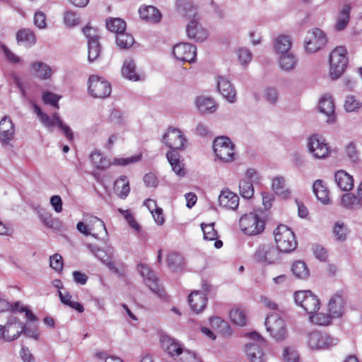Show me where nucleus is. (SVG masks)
Returning <instances> with one entry per match:
<instances>
[{
    "mask_svg": "<svg viewBox=\"0 0 362 362\" xmlns=\"http://www.w3.org/2000/svg\"><path fill=\"white\" fill-rule=\"evenodd\" d=\"M88 59L90 62H93L100 56L101 46L99 41H90L88 42Z\"/></svg>",
    "mask_w": 362,
    "mask_h": 362,
    "instance_id": "48",
    "label": "nucleus"
},
{
    "mask_svg": "<svg viewBox=\"0 0 362 362\" xmlns=\"http://www.w3.org/2000/svg\"><path fill=\"white\" fill-rule=\"evenodd\" d=\"M118 211L124 216V218L127 220V221L129 223V226L132 228H133L134 229H135L137 231L139 230L140 226L137 223V222L134 220V216H132V214L129 210H123L122 209H119Z\"/></svg>",
    "mask_w": 362,
    "mask_h": 362,
    "instance_id": "64",
    "label": "nucleus"
},
{
    "mask_svg": "<svg viewBox=\"0 0 362 362\" xmlns=\"http://www.w3.org/2000/svg\"><path fill=\"white\" fill-rule=\"evenodd\" d=\"M14 134L15 126L11 119L4 116L0 121V141L4 144H8Z\"/></svg>",
    "mask_w": 362,
    "mask_h": 362,
    "instance_id": "17",
    "label": "nucleus"
},
{
    "mask_svg": "<svg viewBox=\"0 0 362 362\" xmlns=\"http://www.w3.org/2000/svg\"><path fill=\"white\" fill-rule=\"evenodd\" d=\"M291 39L290 36L286 35L279 36L274 42L275 52L278 54L291 52Z\"/></svg>",
    "mask_w": 362,
    "mask_h": 362,
    "instance_id": "33",
    "label": "nucleus"
},
{
    "mask_svg": "<svg viewBox=\"0 0 362 362\" xmlns=\"http://www.w3.org/2000/svg\"><path fill=\"white\" fill-rule=\"evenodd\" d=\"M83 32L88 39V42L90 41H99V31L98 29L87 25L83 29Z\"/></svg>",
    "mask_w": 362,
    "mask_h": 362,
    "instance_id": "61",
    "label": "nucleus"
},
{
    "mask_svg": "<svg viewBox=\"0 0 362 362\" xmlns=\"http://www.w3.org/2000/svg\"><path fill=\"white\" fill-rule=\"evenodd\" d=\"M116 44L120 49H127L134 43V37L125 31L116 35Z\"/></svg>",
    "mask_w": 362,
    "mask_h": 362,
    "instance_id": "39",
    "label": "nucleus"
},
{
    "mask_svg": "<svg viewBox=\"0 0 362 362\" xmlns=\"http://www.w3.org/2000/svg\"><path fill=\"white\" fill-rule=\"evenodd\" d=\"M177 362H202L195 353L189 350H184L181 355L176 359Z\"/></svg>",
    "mask_w": 362,
    "mask_h": 362,
    "instance_id": "58",
    "label": "nucleus"
},
{
    "mask_svg": "<svg viewBox=\"0 0 362 362\" xmlns=\"http://www.w3.org/2000/svg\"><path fill=\"white\" fill-rule=\"evenodd\" d=\"M58 294L63 304L76 310L78 313H83L84 311V308L80 303L71 300L72 296L69 292L62 293L59 291Z\"/></svg>",
    "mask_w": 362,
    "mask_h": 362,
    "instance_id": "41",
    "label": "nucleus"
},
{
    "mask_svg": "<svg viewBox=\"0 0 362 362\" xmlns=\"http://www.w3.org/2000/svg\"><path fill=\"white\" fill-rule=\"evenodd\" d=\"M328 42L326 33L318 28L307 32L304 40L305 51L309 54L315 53L324 48Z\"/></svg>",
    "mask_w": 362,
    "mask_h": 362,
    "instance_id": "6",
    "label": "nucleus"
},
{
    "mask_svg": "<svg viewBox=\"0 0 362 362\" xmlns=\"http://www.w3.org/2000/svg\"><path fill=\"white\" fill-rule=\"evenodd\" d=\"M310 321L318 325H327L332 320V315L315 312L309 315Z\"/></svg>",
    "mask_w": 362,
    "mask_h": 362,
    "instance_id": "47",
    "label": "nucleus"
},
{
    "mask_svg": "<svg viewBox=\"0 0 362 362\" xmlns=\"http://www.w3.org/2000/svg\"><path fill=\"white\" fill-rule=\"evenodd\" d=\"M163 143L171 151L182 150L187 144V139L180 129L175 127H169L163 136Z\"/></svg>",
    "mask_w": 362,
    "mask_h": 362,
    "instance_id": "12",
    "label": "nucleus"
},
{
    "mask_svg": "<svg viewBox=\"0 0 362 362\" xmlns=\"http://www.w3.org/2000/svg\"><path fill=\"white\" fill-rule=\"evenodd\" d=\"M239 225L241 230L248 235L259 234L264 230V221L255 213L242 216Z\"/></svg>",
    "mask_w": 362,
    "mask_h": 362,
    "instance_id": "8",
    "label": "nucleus"
},
{
    "mask_svg": "<svg viewBox=\"0 0 362 362\" xmlns=\"http://www.w3.org/2000/svg\"><path fill=\"white\" fill-rule=\"evenodd\" d=\"M16 40L18 44L30 47L36 43V36L30 29H21L16 34Z\"/></svg>",
    "mask_w": 362,
    "mask_h": 362,
    "instance_id": "31",
    "label": "nucleus"
},
{
    "mask_svg": "<svg viewBox=\"0 0 362 362\" xmlns=\"http://www.w3.org/2000/svg\"><path fill=\"white\" fill-rule=\"evenodd\" d=\"M231 321L239 326H244L246 324V317L245 313L240 309H233L230 312Z\"/></svg>",
    "mask_w": 362,
    "mask_h": 362,
    "instance_id": "52",
    "label": "nucleus"
},
{
    "mask_svg": "<svg viewBox=\"0 0 362 362\" xmlns=\"http://www.w3.org/2000/svg\"><path fill=\"white\" fill-rule=\"evenodd\" d=\"M319 109L321 112L329 117L328 122L334 120V105L331 97L325 96L322 98L319 103Z\"/></svg>",
    "mask_w": 362,
    "mask_h": 362,
    "instance_id": "34",
    "label": "nucleus"
},
{
    "mask_svg": "<svg viewBox=\"0 0 362 362\" xmlns=\"http://www.w3.org/2000/svg\"><path fill=\"white\" fill-rule=\"evenodd\" d=\"M173 56L179 61L194 62L197 56V47L189 43H179L174 46Z\"/></svg>",
    "mask_w": 362,
    "mask_h": 362,
    "instance_id": "16",
    "label": "nucleus"
},
{
    "mask_svg": "<svg viewBox=\"0 0 362 362\" xmlns=\"http://www.w3.org/2000/svg\"><path fill=\"white\" fill-rule=\"evenodd\" d=\"M361 103L354 96H346L344 102V108L347 112H353L358 109Z\"/></svg>",
    "mask_w": 362,
    "mask_h": 362,
    "instance_id": "59",
    "label": "nucleus"
},
{
    "mask_svg": "<svg viewBox=\"0 0 362 362\" xmlns=\"http://www.w3.org/2000/svg\"><path fill=\"white\" fill-rule=\"evenodd\" d=\"M272 189L276 194L283 198H286L290 194V191L286 187L285 178L281 176H277L273 179Z\"/></svg>",
    "mask_w": 362,
    "mask_h": 362,
    "instance_id": "38",
    "label": "nucleus"
},
{
    "mask_svg": "<svg viewBox=\"0 0 362 362\" xmlns=\"http://www.w3.org/2000/svg\"><path fill=\"white\" fill-rule=\"evenodd\" d=\"M53 117L57 121V126L62 131L66 139L69 141H72L74 140V134L71 128L63 122L58 113L54 112Z\"/></svg>",
    "mask_w": 362,
    "mask_h": 362,
    "instance_id": "50",
    "label": "nucleus"
},
{
    "mask_svg": "<svg viewBox=\"0 0 362 362\" xmlns=\"http://www.w3.org/2000/svg\"><path fill=\"white\" fill-rule=\"evenodd\" d=\"M176 5L185 17L192 19L186 28L188 37L196 42H202L206 40L208 37V31L198 21L197 8L185 0H177Z\"/></svg>",
    "mask_w": 362,
    "mask_h": 362,
    "instance_id": "1",
    "label": "nucleus"
},
{
    "mask_svg": "<svg viewBox=\"0 0 362 362\" xmlns=\"http://www.w3.org/2000/svg\"><path fill=\"white\" fill-rule=\"evenodd\" d=\"M351 7L349 4H344L339 11L336 17L334 28L337 31H341L346 28L349 20Z\"/></svg>",
    "mask_w": 362,
    "mask_h": 362,
    "instance_id": "25",
    "label": "nucleus"
},
{
    "mask_svg": "<svg viewBox=\"0 0 362 362\" xmlns=\"http://www.w3.org/2000/svg\"><path fill=\"white\" fill-rule=\"evenodd\" d=\"M267 331L277 342L284 341L288 337L286 322L278 314L272 313L264 322Z\"/></svg>",
    "mask_w": 362,
    "mask_h": 362,
    "instance_id": "5",
    "label": "nucleus"
},
{
    "mask_svg": "<svg viewBox=\"0 0 362 362\" xmlns=\"http://www.w3.org/2000/svg\"><path fill=\"white\" fill-rule=\"evenodd\" d=\"M161 343L165 351L175 360L184 351L181 344L169 337H163L161 340Z\"/></svg>",
    "mask_w": 362,
    "mask_h": 362,
    "instance_id": "23",
    "label": "nucleus"
},
{
    "mask_svg": "<svg viewBox=\"0 0 362 362\" xmlns=\"http://www.w3.org/2000/svg\"><path fill=\"white\" fill-rule=\"evenodd\" d=\"M276 247L279 251L290 252L297 247L294 233L286 225H279L274 232Z\"/></svg>",
    "mask_w": 362,
    "mask_h": 362,
    "instance_id": "2",
    "label": "nucleus"
},
{
    "mask_svg": "<svg viewBox=\"0 0 362 362\" xmlns=\"http://www.w3.org/2000/svg\"><path fill=\"white\" fill-rule=\"evenodd\" d=\"M235 145L227 136L216 138L213 144L214 152L216 158L223 163H230L235 159Z\"/></svg>",
    "mask_w": 362,
    "mask_h": 362,
    "instance_id": "4",
    "label": "nucleus"
},
{
    "mask_svg": "<svg viewBox=\"0 0 362 362\" xmlns=\"http://www.w3.org/2000/svg\"><path fill=\"white\" fill-rule=\"evenodd\" d=\"M207 300L206 294L199 291H192L188 297L190 308L195 313H200L204 310Z\"/></svg>",
    "mask_w": 362,
    "mask_h": 362,
    "instance_id": "18",
    "label": "nucleus"
},
{
    "mask_svg": "<svg viewBox=\"0 0 362 362\" xmlns=\"http://www.w3.org/2000/svg\"><path fill=\"white\" fill-rule=\"evenodd\" d=\"M114 190L120 199H125L128 196L130 192V187L126 176L122 175L115 180Z\"/></svg>",
    "mask_w": 362,
    "mask_h": 362,
    "instance_id": "32",
    "label": "nucleus"
},
{
    "mask_svg": "<svg viewBox=\"0 0 362 362\" xmlns=\"http://www.w3.org/2000/svg\"><path fill=\"white\" fill-rule=\"evenodd\" d=\"M31 69L34 74L41 79H47L52 75L50 67L43 62H37L32 63Z\"/></svg>",
    "mask_w": 362,
    "mask_h": 362,
    "instance_id": "36",
    "label": "nucleus"
},
{
    "mask_svg": "<svg viewBox=\"0 0 362 362\" xmlns=\"http://www.w3.org/2000/svg\"><path fill=\"white\" fill-rule=\"evenodd\" d=\"M279 56V64L281 69L289 71L295 69L298 60L292 52L281 54Z\"/></svg>",
    "mask_w": 362,
    "mask_h": 362,
    "instance_id": "30",
    "label": "nucleus"
},
{
    "mask_svg": "<svg viewBox=\"0 0 362 362\" xmlns=\"http://www.w3.org/2000/svg\"><path fill=\"white\" fill-rule=\"evenodd\" d=\"M90 160L95 168L99 170L105 169L111 165L110 160L97 151L90 154Z\"/></svg>",
    "mask_w": 362,
    "mask_h": 362,
    "instance_id": "42",
    "label": "nucleus"
},
{
    "mask_svg": "<svg viewBox=\"0 0 362 362\" xmlns=\"http://www.w3.org/2000/svg\"><path fill=\"white\" fill-rule=\"evenodd\" d=\"M217 88L221 94L230 103L235 101L236 92L230 81L224 76L217 78Z\"/></svg>",
    "mask_w": 362,
    "mask_h": 362,
    "instance_id": "20",
    "label": "nucleus"
},
{
    "mask_svg": "<svg viewBox=\"0 0 362 362\" xmlns=\"http://www.w3.org/2000/svg\"><path fill=\"white\" fill-rule=\"evenodd\" d=\"M284 360L286 362H298L299 356L298 352L291 348H285L283 352Z\"/></svg>",
    "mask_w": 362,
    "mask_h": 362,
    "instance_id": "62",
    "label": "nucleus"
},
{
    "mask_svg": "<svg viewBox=\"0 0 362 362\" xmlns=\"http://www.w3.org/2000/svg\"><path fill=\"white\" fill-rule=\"evenodd\" d=\"M293 275L300 279H305L309 275V271L305 263L303 261H296L291 267Z\"/></svg>",
    "mask_w": 362,
    "mask_h": 362,
    "instance_id": "43",
    "label": "nucleus"
},
{
    "mask_svg": "<svg viewBox=\"0 0 362 362\" xmlns=\"http://www.w3.org/2000/svg\"><path fill=\"white\" fill-rule=\"evenodd\" d=\"M60 96L49 91H44L42 93V100L46 104H50L56 108H59L58 101Z\"/></svg>",
    "mask_w": 362,
    "mask_h": 362,
    "instance_id": "57",
    "label": "nucleus"
},
{
    "mask_svg": "<svg viewBox=\"0 0 362 362\" xmlns=\"http://www.w3.org/2000/svg\"><path fill=\"white\" fill-rule=\"evenodd\" d=\"M122 76L131 81L139 80V76L136 72V64L132 59H126L122 68Z\"/></svg>",
    "mask_w": 362,
    "mask_h": 362,
    "instance_id": "35",
    "label": "nucleus"
},
{
    "mask_svg": "<svg viewBox=\"0 0 362 362\" xmlns=\"http://www.w3.org/2000/svg\"><path fill=\"white\" fill-rule=\"evenodd\" d=\"M50 267L55 270L56 272H61L63 268V259L62 256L59 254H54L49 258Z\"/></svg>",
    "mask_w": 362,
    "mask_h": 362,
    "instance_id": "63",
    "label": "nucleus"
},
{
    "mask_svg": "<svg viewBox=\"0 0 362 362\" xmlns=\"http://www.w3.org/2000/svg\"><path fill=\"white\" fill-rule=\"evenodd\" d=\"M218 202L223 208L235 210L239 205V197L229 189H223L218 197Z\"/></svg>",
    "mask_w": 362,
    "mask_h": 362,
    "instance_id": "19",
    "label": "nucleus"
},
{
    "mask_svg": "<svg viewBox=\"0 0 362 362\" xmlns=\"http://www.w3.org/2000/svg\"><path fill=\"white\" fill-rule=\"evenodd\" d=\"M338 343V339L325 332L313 331L307 334L306 344L310 349H327Z\"/></svg>",
    "mask_w": 362,
    "mask_h": 362,
    "instance_id": "9",
    "label": "nucleus"
},
{
    "mask_svg": "<svg viewBox=\"0 0 362 362\" xmlns=\"http://www.w3.org/2000/svg\"><path fill=\"white\" fill-rule=\"evenodd\" d=\"M167 262L168 267L173 271H177L182 268V257L177 253H170L168 256Z\"/></svg>",
    "mask_w": 362,
    "mask_h": 362,
    "instance_id": "49",
    "label": "nucleus"
},
{
    "mask_svg": "<svg viewBox=\"0 0 362 362\" xmlns=\"http://www.w3.org/2000/svg\"><path fill=\"white\" fill-rule=\"evenodd\" d=\"M138 270L141 276L144 278V283L146 285L158 296L162 297L164 294V291L162 287L158 283V279L155 275L153 271H152L147 265L144 264H139L138 265Z\"/></svg>",
    "mask_w": 362,
    "mask_h": 362,
    "instance_id": "15",
    "label": "nucleus"
},
{
    "mask_svg": "<svg viewBox=\"0 0 362 362\" xmlns=\"http://www.w3.org/2000/svg\"><path fill=\"white\" fill-rule=\"evenodd\" d=\"M204 238L207 240H216L218 238L217 232L214 229V223L202 224Z\"/></svg>",
    "mask_w": 362,
    "mask_h": 362,
    "instance_id": "53",
    "label": "nucleus"
},
{
    "mask_svg": "<svg viewBox=\"0 0 362 362\" xmlns=\"http://www.w3.org/2000/svg\"><path fill=\"white\" fill-rule=\"evenodd\" d=\"M88 81V92L93 97L104 98L110 95L112 87L108 81L95 75L90 76Z\"/></svg>",
    "mask_w": 362,
    "mask_h": 362,
    "instance_id": "13",
    "label": "nucleus"
},
{
    "mask_svg": "<svg viewBox=\"0 0 362 362\" xmlns=\"http://www.w3.org/2000/svg\"><path fill=\"white\" fill-rule=\"evenodd\" d=\"M5 339L11 341L17 339L23 331V325L16 317H11L5 325Z\"/></svg>",
    "mask_w": 362,
    "mask_h": 362,
    "instance_id": "22",
    "label": "nucleus"
},
{
    "mask_svg": "<svg viewBox=\"0 0 362 362\" xmlns=\"http://www.w3.org/2000/svg\"><path fill=\"white\" fill-rule=\"evenodd\" d=\"M240 194L245 199H250L254 195V187L252 183L243 179L239 184Z\"/></svg>",
    "mask_w": 362,
    "mask_h": 362,
    "instance_id": "46",
    "label": "nucleus"
},
{
    "mask_svg": "<svg viewBox=\"0 0 362 362\" xmlns=\"http://www.w3.org/2000/svg\"><path fill=\"white\" fill-rule=\"evenodd\" d=\"M83 221L87 222L89 230L99 233H105V238L107 236L105 225L104 222L94 216L86 215L83 217Z\"/></svg>",
    "mask_w": 362,
    "mask_h": 362,
    "instance_id": "29",
    "label": "nucleus"
},
{
    "mask_svg": "<svg viewBox=\"0 0 362 362\" xmlns=\"http://www.w3.org/2000/svg\"><path fill=\"white\" fill-rule=\"evenodd\" d=\"M344 299L341 293L337 292L332 296L328 304V310L334 317L342 315L344 312Z\"/></svg>",
    "mask_w": 362,
    "mask_h": 362,
    "instance_id": "24",
    "label": "nucleus"
},
{
    "mask_svg": "<svg viewBox=\"0 0 362 362\" xmlns=\"http://www.w3.org/2000/svg\"><path fill=\"white\" fill-rule=\"evenodd\" d=\"M107 28L116 35L125 31L126 23L121 18H113L106 22Z\"/></svg>",
    "mask_w": 362,
    "mask_h": 362,
    "instance_id": "44",
    "label": "nucleus"
},
{
    "mask_svg": "<svg viewBox=\"0 0 362 362\" xmlns=\"http://www.w3.org/2000/svg\"><path fill=\"white\" fill-rule=\"evenodd\" d=\"M248 336L254 340V342L246 345L245 351L247 358L250 362H265L264 348L267 345V341L256 332L249 333Z\"/></svg>",
    "mask_w": 362,
    "mask_h": 362,
    "instance_id": "3",
    "label": "nucleus"
},
{
    "mask_svg": "<svg viewBox=\"0 0 362 362\" xmlns=\"http://www.w3.org/2000/svg\"><path fill=\"white\" fill-rule=\"evenodd\" d=\"M296 303L302 307L309 315L318 311L320 300L310 291H297L293 295Z\"/></svg>",
    "mask_w": 362,
    "mask_h": 362,
    "instance_id": "10",
    "label": "nucleus"
},
{
    "mask_svg": "<svg viewBox=\"0 0 362 362\" xmlns=\"http://www.w3.org/2000/svg\"><path fill=\"white\" fill-rule=\"evenodd\" d=\"M335 182L343 191H350L354 187V179L344 170H338L334 175Z\"/></svg>",
    "mask_w": 362,
    "mask_h": 362,
    "instance_id": "27",
    "label": "nucleus"
},
{
    "mask_svg": "<svg viewBox=\"0 0 362 362\" xmlns=\"http://www.w3.org/2000/svg\"><path fill=\"white\" fill-rule=\"evenodd\" d=\"M1 47L5 57L9 63L16 64L21 62V58L10 50L6 45H2Z\"/></svg>",
    "mask_w": 362,
    "mask_h": 362,
    "instance_id": "60",
    "label": "nucleus"
},
{
    "mask_svg": "<svg viewBox=\"0 0 362 362\" xmlns=\"http://www.w3.org/2000/svg\"><path fill=\"white\" fill-rule=\"evenodd\" d=\"M345 153L349 160L352 163H356L359 160V151L357 149L356 144L354 142H349L345 146Z\"/></svg>",
    "mask_w": 362,
    "mask_h": 362,
    "instance_id": "51",
    "label": "nucleus"
},
{
    "mask_svg": "<svg viewBox=\"0 0 362 362\" xmlns=\"http://www.w3.org/2000/svg\"><path fill=\"white\" fill-rule=\"evenodd\" d=\"M139 13L140 18L150 23H158L162 18L160 11L153 6H141Z\"/></svg>",
    "mask_w": 362,
    "mask_h": 362,
    "instance_id": "21",
    "label": "nucleus"
},
{
    "mask_svg": "<svg viewBox=\"0 0 362 362\" xmlns=\"http://www.w3.org/2000/svg\"><path fill=\"white\" fill-rule=\"evenodd\" d=\"M88 247L90 252L103 263L106 262L110 258V255L113 251L112 248L109 247L106 252L95 245H88Z\"/></svg>",
    "mask_w": 362,
    "mask_h": 362,
    "instance_id": "45",
    "label": "nucleus"
},
{
    "mask_svg": "<svg viewBox=\"0 0 362 362\" xmlns=\"http://www.w3.org/2000/svg\"><path fill=\"white\" fill-rule=\"evenodd\" d=\"M308 148L313 156L318 159L325 158L329 153L327 144L317 134H313L308 138Z\"/></svg>",
    "mask_w": 362,
    "mask_h": 362,
    "instance_id": "14",
    "label": "nucleus"
},
{
    "mask_svg": "<svg viewBox=\"0 0 362 362\" xmlns=\"http://www.w3.org/2000/svg\"><path fill=\"white\" fill-rule=\"evenodd\" d=\"M341 204L343 207L348 209H356L361 208L362 202L361 199L351 193L344 194L341 198Z\"/></svg>",
    "mask_w": 362,
    "mask_h": 362,
    "instance_id": "37",
    "label": "nucleus"
},
{
    "mask_svg": "<svg viewBox=\"0 0 362 362\" xmlns=\"http://www.w3.org/2000/svg\"><path fill=\"white\" fill-rule=\"evenodd\" d=\"M254 259L266 265L274 264L279 259V252L269 244L261 245L254 253Z\"/></svg>",
    "mask_w": 362,
    "mask_h": 362,
    "instance_id": "11",
    "label": "nucleus"
},
{
    "mask_svg": "<svg viewBox=\"0 0 362 362\" xmlns=\"http://www.w3.org/2000/svg\"><path fill=\"white\" fill-rule=\"evenodd\" d=\"M236 54L239 62L243 66L247 65L252 60V54L247 48H238Z\"/></svg>",
    "mask_w": 362,
    "mask_h": 362,
    "instance_id": "55",
    "label": "nucleus"
},
{
    "mask_svg": "<svg viewBox=\"0 0 362 362\" xmlns=\"http://www.w3.org/2000/svg\"><path fill=\"white\" fill-rule=\"evenodd\" d=\"M166 157L175 173L179 177L185 176L184 164L180 160V154L175 151H169L166 153Z\"/></svg>",
    "mask_w": 362,
    "mask_h": 362,
    "instance_id": "28",
    "label": "nucleus"
},
{
    "mask_svg": "<svg viewBox=\"0 0 362 362\" xmlns=\"http://www.w3.org/2000/svg\"><path fill=\"white\" fill-rule=\"evenodd\" d=\"M64 23L66 27H74L80 23V19L76 12L67 11L64 14Z\"/></svg>",
    "mask_w": 362,
    "mask_h": 362,
    "instance_id": "54",
    "label": "nucleus"
},
{
    "mask_svg": "<svg viewBox=\"0 0 362 362\" xmlns=\"http://www.w3.org/2000/svg\"><path fill=\"white\" fill-rule=\"evenodd\" d=\"M347 51L344 47L334 49L329 55V74L332 78L336 79L343 74L347 63Z\"/></svg>",
    "mask_w": 362,
    "mask_h": 362,
    "instance_id": "7",
    "label": "nucleus"
},
{
    "mask_svg": "<svg viewBox=\"0 0 362 362\" xmlns=\"http://www.w3.org/2000/svg\"><path fill=\"white\" fill-rule=\"evenodd\" d=\"M313 190L317 199L324 204L329 201L328 191L327 187L322 184L321 180H317L313 186Z\"/></svg>",
    "mask_w": 362,
    "mask_h": 362,
    "instance_id": "40",
    "label": "nucleus"
},
{
    "mask_svg": "<svg viewBox=\"0 0 362 362\" xmlns=\"http://www.w3.org/2000/svg\"><path fill=\"white\" fill-rule=\"evenodd\" d=\"M347 231V228L343 223H336L333 228L334 235L338 241H344L346 239Z\"/></svg>",
    "mask_w": 362,
    "mask_h": 362,
    "instance_id": "56",
    "label": "nucleus"
},
{
    "mask_svg": "<svg viewBox=\"0 0 362 362\" xmlns=\"http://www.w3.org/2000/svg\"><path fill=\"white\" fill-rule=\"evenodd\" d=\"M196 106L202 115L211 114L216 110V104L211 98L200 95L196 99Z\"/></svg>",
    "mask_w": 362,
    "mask_h": 362,
    "instance_id": "26",
    "label": "nucleus"
}]
</instances>
